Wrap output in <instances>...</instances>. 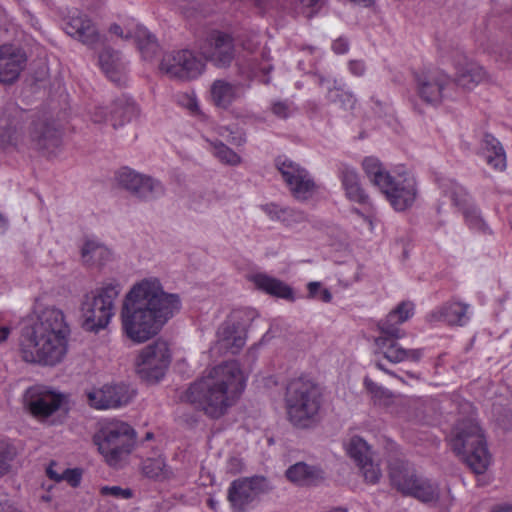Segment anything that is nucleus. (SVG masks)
<instances>
[{
  "mask_svg": "<svg viewBox=\"0 0 512 512\" xmlns=\"http://www.w3.org/2000/svg\"><path fill=\"white\" fill-rule=\"evenodd\" d=\"M181 307L180 296L167 291L159 277H143L124 295L120 310L122 335L134 344H143L158 335Z\"/></svg>",
  "mask_w": 512,
  "mask_h": 512,
  "instance_id": "1",
  "label": "nucleus"
},
{
  "mask_svg": "<svg viewBox=\"0 0 512 512\" xmlns=\"http://www.w3.org/2000/svg\"><path fill=\"white\" fill-rule=\"evenodd\" d=\"M68 335L69 328L60 309H37L21 329L17 353L26 363L54 367L67 355Z\"/></svg>",
  "mask_w": 512,
  "mask_h": 512,
  "instance_id": "2",
  "label": "nucleus"
},
{
  "mask_svg": "<svg viewBox=\"0 0 512 512\" xmlns=\"http://www.w3.org/2000/svg\"><path fill=\"white\" fill-rule=\"evenodd\" d=\"M247 376L236 361L206 369L186 391V400L206 415L218 418L230 408L246 387Z\"/></svg>",
  "mask_w": 512,
  "mask_h": 512,
  "instance_id": "3",
  "label": "nucleus"
},
{
  "mask_svg": "<svg viewBox=\"0 0 512 512\" xmlns=\"http://www.w3.org/2000/svg\"><path fill=\"white\" fill-rule=\"evenodd\" d=\"M60 144L58 131L44 122L34 124L29 130V145L47 156L55 155ZM26 145L28 143L20 121L16 118H0V154L21 152Z\"/></svg>",
  "mask_w": 512,
  "mask_h": 512,
  "instance_id": "4",
  "label": "nucleus"
},
{
  "mask_svg": "<svg viewBox=\"0 0 512 512\" xmlns=\"http://www.w3.org/2000/svg\"><path fill=\"white\" fill-rule=\"evenodd\" d=\"M288 421L298 429H308L320 421L322 393L319 386L302 377L291 380L285 393Z\"/></svg>",
  "mask_w": 512,
  "mask_h": 512,
  "instance_id": "5",
  "label": "nucleus"
},
{
  "mask_svg": "<svg viewBox=\"0 0 512 512\" xmlns=\"http://www.w3.org/2000/svg\"><path fill=\"white\" fill-rule=\"evenodd\" d=\"M452 450L476 474H483L491 460L481 427L471 419L459 421L451 433Z\"/></svg>",
  "mask_w": 512,
  "mask_h": 512,
  "instance_id": "6",
  "label": "nucleus"
},
{
  "mask_svg": "<svg viewBox=\"0 0 512 512\" xmlns=\"http://www.w3.org/2000/svg\"><path fill=\"white\" fill-rule=\"evenodd\" d=\"M121 290V283L117 279H108L84 296L80 311L82 327L86 331L99 332L109 325L115 315V302Z\"/></svg>",
  "mask_w": 512,
  "mask_h": 512,
  "instance_id": "7",
  "label": "nucleus"
},
{
  "mask_svg": "<svg viewBox=\"0 0 512 512\" xmlns=\"http://www.w3.org/2000/svg\"><path fill=\"white\" fill-rule=\"evenodd\" d=\"M412 315L413 304L403 301L384 320L378 323L381 335L375 339V344L384 357L392 363H399L405 360L416 362L421 358V350L404 349L396 342L397 339L404 336V332L399 328V325L408 320Z\"/></svg>",
  "mask_w": 512,
  "mask_h": 512,
  "instance_id": "8",
  "label": "nucleus"
},
{
  "mask_svg": "<svg viewBox=\"0 0 512 512\" xmlns=\"http://www.w3.org/2000/svg\"><path fill=\"white\" fill-rule=\"evenodd\" d=\"M94 442L105 461L113 467L120 466L132 452L135 433L132 427L120 420H110L101 425Z\"/></svg>",
  "mask_w": 512,
  "mask_h": 512,
  "instance_id": "9",
  "label": "nucleus"
},
{
  "mask_svg": "<svg viewBox=\"0 0 512 512\" xmlns=\"http://www.w3.org/2000/svg\"><path fill=\"white\" fill-rule=\"evenodd\" d=\"M389 479L392 487L403 495L412 496L422 502L439 499V488L430 480L419 477L413 465L396 459L389 464Z\"/></svg>",
  "mask_w": 512,
  "mask_h": 512,
  "instance_id": "10",
  "label": "nucleus"
},
{
  "mask_svg": "<svg viewBox=\"0 0 512 512\" xmlns=\"http://www.w3.org/2000/svg\"><path fill=\"white\" fill-rule=\"evenodd\" d=\"M253 319L252 311H233L219 326L210 352L213 355H221L226 352L238 353L246 344L247 330Z\"/></svg>",
  "mask_w": 512,
  "mask_h": 512,
  "instance_id": "11",
  "label": "nucleus"
},
{
  "mask_svg": "<svg viewBox=\"0 0 512 512\" xmlns=\"http://www.w3.org/2000/svg\"><path fill=\"white\" fill-rule=\"evenodd\" d=\"M171 360L172 354L168 342L157 339L137 352L134 369L143 381L158 383L164 378Z\"/></svg>",
  "mask_w": 512,
  "mask_h": 512,
  "instance_id": "12",
  "label": "nucleus"
},
{
  "mask_svg": "<svg viewBox=\"0 0 512 512\" xmlns=\"http://www.w3.org/2000/svg\"><path fill=\"white\" fill-rule=\"evenodd\" d=\"M69 395L44 384H35L23 394L24 408L37 419H47L60 410H67Z\"/></svg>",
  "mask_w": 512,
  "mask_h": 512,
  "instance_id": "13",
  "label": "nucleus"
},
{
  "mask_svg": "<svg viewBox=\"0 0 512 512\" xmlns=\"http://www.w3.org/2000/svg\"><path fill=\"white\" fill-rule=\"evenodd\" d=\"M159 69L169 78L192 81L199 78L206 69V62L194 51L180 49L165 53Z\"/></svg>",
  "mask_w": 512,
  "mask_h": 512,
  "instance_id": "14",
  "label": "nucleus"
},
{
  "mask_svg": "<svg viewBox=\"0 0 512 512\" xmlns=\"http://www.w3.org/2000/svg\"><path fill=\"white\" fill-rule=\"evenodd\" d=\"M135 395V390L124 382L94 385L85 391L88 405L99 411L125 407L131 403Z\"/></svg>",
  "mask_w": 512,
  "mask_h": 512,
  "instance_id": "15",
  "label": "nucleus"
},
{
  "mask_svg": "<svg viewBox=\"0 0 512 512\" xmlns=\"http://www.w3.org/2000/svg\"><path fill=\"white\" fill-rule=\"evenodd\" d=\"M253 79L247 81H228L226 79H216L210 86V98L212 103L221 109H228L235 106L234 109L246 106L247 98L252 93Z\"/></svg>",
  "mask_w": 512,
  "mask_h": 512,
  "instance_id": "16",
  "label": "nucleus"
},
{
  "mask_svg": "<svg viewBox=\"0 0 512 512\" xmlns=\"http://www.w3.org/2000/svg\"><path fill=\"white\" fill-rule=\"evenodd\" d=\"M204 61L211 62L218 68H227L235 58L234 41L230 34L214 31L200 47Z\"/></svg>",
  "mask_w": 512,
  "mask_h": 512,
  "instance_id": "17",
  "label": "nucleus"
},
{
  "mask_svg": "<svg viewBox=\"0 0 512 512\" xmlns=\"http://www.w3.org/2000/svg\"><path fill=\"white\" fill-rule=\"evenodd\" d=\"M277 166L294 198L307 200L313 195L316 184L305 168L289 160L278 162Z\"/></svg>",
  "mask_w": 512,
  "mask_h": 512,
  "instance_id": "18",
  "label": "nucleus"
},
{
  "mask_svg": "<svg viewBox=\"0 0 512 512\" xmlns=\"http://www.w3.org/2000/svg\"><path fill=\"white\" fill-rule=\"evenodd\" d=\"M116 179L121 187L142 199H151L163 193V186L158 180L128 167L121 168Z\"/></svg>",
  "mask_w": 512,
  "mask_h": 512,
  "instance_id": "19",
  "label": "nucleus"
},
{
  "mask_svg": "<svg viewBox=\"0 0 512 512\" xmlns=\"http://www.w3.org/2000/svg\"><path fill=\"white\" fill-rule=\"evenodd\" d=\"M27 61V54L20 45L12 43L0 45V82L14 83L25 70Z\"/></svg>",
  "mask_w": 512,
  "mask_h": 512,
  "instance_id": "20",
  "label": "nucleus"
},
{
  "mask_svg": "<svg viewBox=\"0 0 512 512\" xmlns=\"http://www.w3.org/2000/svg\"><path fill=\"white\" fill-rule=\"evenodd\" d=\"M110 32L123 39L134 38L144 59L150 60L158 51V44L149 31L131 20L125 25L113 24Z\"/></svg>",
  "mask_w": 512,
  "mask_h": 512,
  "instance_id": "21",
  "label": "nucleus"
},
{
  "mask_svg": "<svg viewBox=\"0 0 512 512\" xmlns=\"http://www.w3.org/2000/svg\"><path fill=\"white\" fill-rule=\"evenodd\" d=\"M418 95L422 100L438 104L443 98V90L449 83L446 74L438 70H429L415 74Z\"/></svg>",
  "mask_w": 512,
  "mask_h": 512,
  "instance_id": "22",
  "label": "nucleus"
},
{
  "mask_svg": "<svg viewBox=\"0 0 512 512\" xmlns=\"http://www.w3.org/2000/svg\"><path fill=\"white\" fill-rule=\"evenodd\" d=\"M397 211L410 207L416 198V188L413 179L391 178L380 188Z\"/></svg>",
  "mask_w": 512,
  "mask_h": 512,
  "instance_id": "23",
  "label": "nucleus"
},
{
  "mask_svg": "<svg viewBox=\"0 0 512 512\" xmlns=\"http://www.w3.org/2000/svg\"><path fill=\"white\" fill-rule=\"evenodd\" d=\"M65 32L82 44L93 47L100 40L97 26L85 14L74 12L64 25Z\"/></svg>",
  "mask_w": 512,
  "mask_h": 512,
  "instance_id": "24",
  "label": "nucleus"
},
{
  "mask_svg": "<svg viewBox=\"0 0 512 512\" xmlns=\"http://www.w3.org/2000/svg\"><path fill=\"white\" fill-rule=\"evenodd\" d=\"M255 495L254 478L235 480L228 489V501L234 512H245L252 505Z\"/></svg>",
  "mask_w": 512,
  "mask_h": 512,
  "instance_id": "25",
  "label": "nucleus"
},
{
  "mask_svg": "<svg viewBox=\"0 0 512 512\" xmlns=\"http://www.w3.org/2000/svg\"><path fill=\"white\" fill-rule=\"evenodd\" d=\"M81 260L89 267H102L115 260V253L96 238H86L81 246Z\"/></svg>",
  "mask_w": 512,
  "mask_h": 512,
  "instance_id": "26",
  "label": "nucleus"
},
{
  "mask_svg": "<svg viewBox=\"0 0 512 512\" xmlns=\"http://www.w3.org/2000/svg\"><path fill=\"white\" fill-rule=\"evenodd\" d=\"M285 476L291 483L300 487L317 486L325 480V473L320 467L305 462L291 465Z\"/></svg>",
  "mask_w": 512,
  "mask_h": 512,
  "instance_id": "27",
  "label": "nucleus"
},
{
  "mask_svg": "<svg viewBox=\"0 0 512 512\" xmlns=\"http://www.w3.org/2000/svg\"><path fill=\"white\" fill-rule=\"evenodd\" d=\"M480 155L495 170L506 168V154L501 143L491 134L486 133L481 141Z\"/></svg>",
  "mask_w": 512,
  "mask_h": 512,
  "instance_id": "28",
  "label": "nucleus"
},
{
  "mask_svg": "<svg viewBox=\"0 0 512 512\" xmlns=\"http://www.w3.org/2000/svg\"><path fill=\"white\" fill-rule=\"evenodd\" d=\"M258 290H262L272 297L281 298L293 302L294 291L291 286L280 279L258 273Z\"/></svg>",
  "mask_w": 512,
  "mask_h": 512,
  "instance_id": "29",
  "label": "nucleus"
},
{
  "mask_svg": "<svg viewBox=\"0 0 512 512\" xmlns=\"http://www.w3.org/2000/svg\"><path fill=\"white\" fill-rule=\"evenodd\" d=\"M133 110L132 106H115L110 110L101 107L95 111L92 120L96 123H110L117 128L130 121Z\"/></svg>",
  "mask_w": 512,
  "mask_h": 512,
  "instance_id": "30",
  "label": "nucleus"
},
{
  "mask_svg": "<svg viewBox=\"0 0 512 512\" xmlns=\"http://www.w3.org/2000/svg\"><path fill=\"white\" fill-rule=\"evenodd\" d=\"M99 65L113 82L119 83L122 80L125 64L117 52L109 49L103 50L99 55Z\"/></svg>",
  "mask_w": 512,
  "mask_h": 512,
  "instance_id": "31",
  "label": "nucleus"
},
{
  "mask_svg": "<svg viewBox=\"0 0 512 512\" xmlns=\"http://www.w3.org/2000/svg\"><path fill=\"white\" fill-rule=\"evenodd\" d=\"M341 180L346 191V196L359 204L368 202V195L360 185L358 174L355 170L344 167L341 170Z\"/></svg>",
  "mask_w": 512,
  "mask_h": 512,
  "instance_id": "32",
  "label": "nucleus"
},
{
  "mask_svg": "<svg viewBox=\"0 0 512 512\" xmlns=\"http://www.w3.org/2000/svg\"><path fill=\"white\" fill-rule=\"evenodd\" d=\"M452 200L454 204L461 209L469 228L478 230L482 233L489 232L487 224L473 204H471L466 198H459L457 193L452 194Z\"/></svg>",
  "mask_w": 512,
  "mask_h": 512,
  "instance_id": "33",
  "label": "nucleus"
},
{
  "mask_svg": "<svg viewBox=\"0 0 512 512\" xmlns=\"http://www.w3.org/2000/svg\"><path fill=\"white\" fill-rule=\"evenodd\" d=\"M488 80V74L484 68L476 63H467L459 70L456 82L459 86L471 90L478 84Z\"/></svg>",
  "mask_w": 512,
  "mask_h": 512,
  "instance_id": "34",
  "label": "nucleus"
},
{
  "mask_svg": "<svg viewBox=\"0 0 512 512\" xmlns=\"http://www.w3.org/2000/svg\"><path fill=\"white\" fill-rule=\"evenodd\" d=\"M469 305L460 302H447L440 311V319L451 326H463L468 321L467 310Z\"/></svg>",
  "mask_w": 512,
  "mask_h": 512,
  "instance_id": "35",
  "label": "nucleus"
},
{
  "mask_svg": "<svg viewBox=\"0 0 512 512\" xmlns=\"http://www.w3.org/2000/svg\"><path fill=\"white\" fill-rule=\"evenodd\" d=\"M362 166L371 182L379 188L391 178V175L384 171L381 162L375 157H366Z\"/></svg>",
  "mask_w": 512,
  "mask_h": 512,
  "instance_id": "36",
  "label": "nucleus"
},
{
  "mask_svg": "<svg viewBox=\"0 0 512 512\" xmlns=\"http://www.w3.org/2000/svg\"><path fill=\"white\" fill-rule=\"evenodd\" d=\"M348 455L360 465L372 459V451L367 442L359 436H353L347 445Z\"/></svg>",
  "mask_w": 512,
  "mask_h": 512,
  "instance_id": "37",
  "label": "nucleus"
},
{
  "mask_svg": "<svg viewBox=\"0 0 512 512\" xmlns=\"http://www.w3.org/2000/svg\"><path fill=\"white\" fill-rule=\"evenodd\" d=\"M142 469L143 472L150 478L161 479L170 475V472L167 470L165 461L162 457L145 460Z\"/></svg>",
  "mask_w": 512,
  "mask_h": 512,
  "instance_id": "38",
  "label": "nucleus"
},
{
  "mask_svg": "<svg viewBox=\"0 0 512 512\" xmlns=\"http://www.w3.org/2000/svg\"><path fill=\"white\" fill-rule=\"evenodd\" d=\"M16 455L17 449L9 440H0V476L9 472Z\"/></svg>",
  "mask_w": 512,
  "mask_h": 512,
  "instance_id": "39",
  "label": "nucleus"
},
{
  "mask_svg": "<svg viewBox=\"0 0 512 512\" xmlns=\"http://www.w3.org/2000/svg\"><path fill=\"white\" fill-rule=\"evenodd\" d=\"M213 155L222 163L237 165L241 162L240 156L223 143H211Z\"/></svg>",
  "mask_w": 512,
  "mask_h": 512,
  "instance_id": "40",
  "label": "nucleus"
},
{
  "mask_svg": "<svg viewBox=\"0 0 512 512\" xmlns=\"http://www.w3.org/2000/svg\"><path fill=\"white\" fill-rule=\"evenodd\" d=\"M291 5L297 14L311 18L323 5V0H291Z\"/></svg>",
  "mask_w": 512,
  "mask_h": 512,
  "instance_id": "41",
  "label": "nucleus"
},
{
  "mask_svg": "<svg viewBox=\"0 0 512 512\" xmlns=\"http://www.w3.org/2000/svg\"><path fill=\"white\" fill-rule=\"evenodd\" d=\"M358 466L367 483L377 484L379 482L382 472L379 465L373 462V459L363 462Z\"/></svg>",
  "mask_w": 512,
  "mask_h": 512,
  "instance_id": "42",
  "label": "nucleus"
},
{
  "mask_svg": "<svg viewBox=\"0 0 512 512\" xmlns=\"http://www.w3.org/2000/svg\"><path fill=\"white\" fill-rule=\"evenodd\" d=\"M47 473L51 479L56 481L64 480L74 487L77 486L81 480V473L78 469H66L61 474H59L53 470L52 466H50L47 469Z\"/></svg>",
  "mask_w": 512,
  "mask_h": 512,
  "instance_id": "43",
  "label": "nucleus"
},
{
  "mask_svg": "<svg viewBox=\"0 0 512 512\" xmlns=\"http://www.w3.org/2000/svg\"><path fill=\"white\" fill-rule=\"evenodd\" d=\"M330 99L344 110H352L355 107L356 99L351 93L334 89L330 91Z\"/></svg>",
  "mask_w": 512,
  "mask_h": 512,
  "instance_id": "44",
  "label": "nucleus"
},
{
  "mask_svg": "<svg viewBox=\"0 0 512 512\" xmlns=\"http://www.w3.org/2000/svg\"><path fill=\"white\" fill-rule=\"evenodd\" d=\"M100 493L103 496H110L119 499H129L132 497V491L130 489H124L120 486H103L100 489Z\"/></svg>",
  "mask_w": 512,
  "mask_h": 512,
  "instance_id": "45",
  "label": "nucleus"
},
{
  "mask_svg": "<svg viewBox=\"0 0 512 512\" xmlns=\"http://www.w3.org/2000/svg\"><path fill=\"white\" fill-rule=\"evenodd\" d=\"M375 403L383 406H389L393 403L394 395L388 389L381 387L378 393L373 395Z\"/></svg>",
  "mask_w": 512,
  "mask_h": 512,
  "instance_id": "46",
  "label": "nucleus"
},
{
  "mask_svg": "<svg viewBox=\"0 0 512 512\" xmlns=\"http://www.w3.org/2000/svg\"><path fill=\"white\" fill-rule=\"evenodd\" d=\"M271 111L275 116H277L281 119L288 118L289 113H290L289 105L283 101H277V102L273 103V105L271 107Z\"/></svg>",
  "mask_w": 512,
  "mask_h": 512,
  "instance_id": "47",
  "label": "nucleus"
},
{
  "mask_svg": "<svg viewBox=\"0 0 512 512\" xmlns=\"http://www.w3.org/2000/svg\"><path fill=\"white\" fill-rule=\"evenodd\" d=\"M332 49L335 53L343 54L348 51V42L344 38L336 39L332 44Z\"/></svg>",
  "mask_w": 512,
  "mask_h": 512,
  "instance_id": "48",
  "label": "nucleus"
},
{
  "mask_svg": "<svg viewBox=\"0 0 512 512\" xmlns=\"http://www.w3.org/2000/svg\"><path fill=\"white\" fill-rule=\"evenodd\" d=\"M349 69L354 75L361 76L364 73L365 67L360 61H351L349 63Z\"/></svg>",
  "mask_w": 512,
  "mask_h": 512,
  "instance_id": "49",
  "label": "nucleus"
},
{
  "mask_svg": "<svg viewBox=\"0 0 512 512\" xmlns=\"http://www.w3.org/2000/svg\"><path fill=\"white\" fill-rule=\"evenodd\" d=\"M263 211L269 215L272 219H280L281 215L284 214L283 210H277L275 206H263Z\"/></svg>",
  "mask_w": 512,
  "mask_h": 512,
  "instance_id": "50",
  "label": "nucleus"
},
{
  "mask_svg": "<svg viewBox=\"0 0 512 512\" xmlns=\"http://www.w3.org/2000/svg\"><path fill=\"white\" fill-rule=\"evenodd\" d=\"M364 385L366 387V389L368 390V392L373 396L375 393H378L379 392V389L381 388V386H378L376 383H374L371 379H369L368 377H366L364 379Z\"/></svg>",
  "mask_w": 512,
  "mask_h": 512,
  "instance_id": "51",
  "label": "nucleus"
},
{
  "mask_svg": "<svg viewBox=\"0 0 512 512\" xmlns=\"http://www.w3.org/2000/svg\"><path fill=\"white\" fill-rule=\"evenodd\" d=\"M320 288H321V285L319 282H310L308 284L309 296L312 298L317 297V294H318Z\"/></svg>",
  "mask_w": 512,
  "mask_h": 512,
  "instance_id": "52",
  "label": "nucleus"
},
{
  "mask_svg": "<svg viewBox=\"0 0 512 512\" xmlns=\"http://www.w3.org/2000/svg\"><path fill=\"white\" fill-rule=\"evenodd\" d=\"M0 512H22L10 503H0Z\"/></svg>",
  "mask_w": 512,
  "mask_h": 512,
  "instance_id": "53",
  "label": "nucleus"
},
{
  "mask_svg": "<svg viewBox=\"0 0 512 512\" xmlns=\"http://www.w3.org/2000/svg\"><path fill=\"white\" fill-rule=\"evenodd\" d=\"M320 299L323 301V302H330L331 299H332V294L330 293V291L328 289H323L320 293Z\"/></svg>",
  "mask_w": 512,
  "mask_h": 512,
  "instance_id": "54",
  "label": "nucleus"
},
{
  "mask_svg": "<svg viewBox=\"0 0 512 512\" xmlns=\"http://www.w3.org/2000/svg\"><path fill=\"white\" fill-rule=\"evenodd\" d=\"M26 17L32 27H34L35 29H39L38 20L30 12H26Z\"/></svg>",
  "mask_w": 512,
  "mask_h": 512,
  "instance_id": "55",
  "label": "nucleus"
},
{
  "mask_svg": "<svg viewBox=\"0 0 512 512\" xmlns=\"http://www.w3.org/2000/svg\"><path fill=\"white\" fill-rule=\"evenodd\" d=\"M10 334V328L0 327V343L4 342Z\"/></svg>",
  "mask_w": 512,
  "mask_h": 512,
  "instance_id": "56",
  "label": "nucleus"
},
{
  "mask_svg": "<svg viewBox=\"0 0 512 512\" xmlns=\"http://www.w3.org/2000/svg\"><path fill=\"white\" fill-rule=\"evenodd\" d=\"M376 367L382 371H384L385 373L389 374V375H392L398 379H401L398 375H396L394 372L388 370L381 362H377L376 363Z\"/></svg>",
  "mask_w": 512,
  "mask_h": 512,
  "instance_id": "57",
  "label": "nucleus"
},
{
  "mask_svg": "<svg viewBox=\"0 0 512 512\" xmlns=\"http://www.w3.org/2000/svg\"><path fill=\"white\" fill-rule=\"evenodd\" d=\"M188 107L190 110H198L199 108V105H198V101L195 97H190L189 98V103H188Z\"/></svg>",
  "mask_w": 512,
  "mask_h": 512,
  "instance_id": "58",
  "label": "nucleus"
},
{
  "mask_svg": "<svg viewBox=\"0 0 512 512\" xmlns=\"http://www.w3.org/2000/svg\"><path fill=\"white\" fill-rule=\"evenodd\" d=\"M208 505L210 506L211 509H213L214 511H217L218 506H219V501L215 500L214 498H209Z\"/></svg>",
  "mask_w": 512,
  "mask_h": 512,
  "instance_id": "59",
  "label": "nucleus"
},
{
  "mask_svg": "<svg viewBox=\"0 0 512 512\" xmlns=\"http://www.w3.org/2000/svg\"><path fill=\"white\" fill-rule=\"evenodd\" d=\"M6 228H7V220L5 219V217L2 214H0V233L4 232Z\"/></svg>",
  "mask_w": 512,
  "mask_h": 512,
  "instance_id": "60",
  "label": "nucleus"
},
{
  "mask_svg": "<svg viewBox=\"0 0 512 512\" xmlns=\"http://www.w3.org/2000/svg\"><path fill=\"white\" fill-rule=\"evenodd\" d=\"M272 68L273 67L271 65L263 66L261 67V72L265 76L272 70Z\"/></svg>",
  "mask_w": 512,
  "mask_h": 512,
  "instance_id": "61",
  "label": "nucleus"
},
{
  "mask_svg": "<svg viewBox=\"0 0 512 512\" xmlns=\"http://www.w3.org/2000/svg\"><path fill=\"white\" fill-rule=\"evenodd\" d=\"M262 82L264 84H268L270 82L269 78H263Z\"/></svg>",
  "mask_w": 512,
  "mask_h": 512,
  "instance_id": "62",
  "label": "nucleus"
},
{
  "mask_svg": "<svg viewBox=\"0 0 512 512\" xmlns=\"http://www.w3.org/2000/svg\"><path fill=\"white\" fill-rule=\"evenodd\" d=\"M407 375H408L409 377H412V378H415V377H416L413 373H410V372H407Z\"/></svg>",
  "mask_w": 512,
  "mask_h": 512,
  "instance_id": "63",
  "label": "nucleus"
},
{
  "mask_svg": "<svg viewBox=\"0 0 512 512\" xmlns=\"http://www.w3.org/2000/svg\"><path fill=\"white\" fill-rule=\"evenodd\" d=\"M262 57L263 58H267L268 57V54H266L265 52L262 53Z\"/></svg>",
  "mask_w": 512,
  "mask_h": 512,
  "instance_id": "64",
  "label": "nucleus"
}]
</instances>
